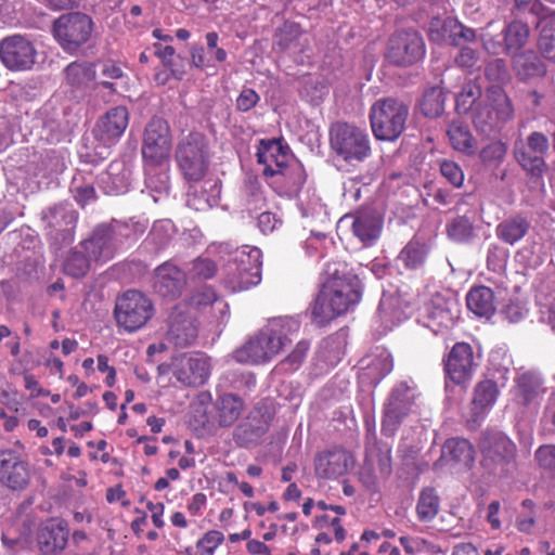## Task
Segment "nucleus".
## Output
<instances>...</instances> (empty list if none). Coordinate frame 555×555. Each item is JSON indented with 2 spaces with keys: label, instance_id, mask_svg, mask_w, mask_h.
<instances>
[{
  "label": "nucleus",
  "instance_id": "f257e3e1",
  "mask_svg": "<svg viewBox=\"0 0 555 555\" xmlns=\"http://www.w3.org/2000/svg\"><path fill=\"white\" fill-rule=\"evenodd\" d=\"M327 275L311 309L312 320L323 326L354 307L362 296V283L344 263H328Z\"/></svg>",
  "mask_w": 555,
  "mask_h": 555
},
{
  "label": "nucleus",
  "instance_id": "f03ea898",
  "mask_svg": "<svg viewBox=\"0 0 555 555\" xmlns=\"http://www.w3.org/2000/svg\"><path fill=\"white\" fill-rule=\"evenodd\" d=\"M299 328L300 322L296 318H273L234 352V358L241 363L269 362L292 341Z\"/></svg>",
  "mask_w": 555,
  "mask_h": 555
},
{
  "label": "nucleus",
  "instance_id": "7ed1b4c3",
  "mask_svg": "<svg viewBox=\"0 0 555 555\" xmlns=\"http://www.w3.org/2000/svg\"><path fill=\"white\" fill-rule=\"evenodd\" d=\"M420 396L418 387L412 378L392 387L384 403L380 427L384 436L393 437L405 420L416 412Z\"/></svg>",
  "mask_w": 555,
  "mask_h": 555
},
{
  "label": "nucleus",
  "instance_id": "20e7f679",
  "mask_svg": "<svg viewBox=\"0 0 555 555\" xmlns=\"http://www.w3.org/2000/svg\"><path fill=\"white\" fill-rule=\"evenodd\" d=\"M487 104L478 103L472 113L475 129L487 137L498 134L502 127L513 119L514 107L503 88L489 86L486 91Z\"/></svg>",
  "mask_w": 555,
  "mask_h": 555
},
{
  "label": "nucleus",
  "instance_id": "39448f33",
  "mask_svg": "<svg viewBox=\"0 0 555 555\" xmlns=\"http://www.w3.org/2000/svg\"><path fill=\"white\" fill-rule=\"evenodd\" d=\"M409 106L396 98L377 100L370 109V124L376 140L396 141L404 131Z\"/></svg>",
  "mask_w": 555,
  "mask_h": 555
},
{
  "label": "nucleus",
  "instance_id": "423d86ee",
  "mask_svg": "<svg viewBox=\"0 0 555 555\" xmlns=\"http://www.w3.org/2000/svg\"><path fill=\"white\" fill-rule=\"evenodd\" d=\"M330 145L347 163H361L371 155V141L366 130L347 121H336L330 127Z\"/></svg>",
  "mask_w": 555,
  "mask_h": 555
},
{
  "label": "nucleus",
  "instance_id": "0eeeda50",
  "mask_svg": "<svg viewBox=\"0 0 555 555\" xmlns=\"http://www.w3.org/2000/svg\"><path fill=\"white\" fill-rule=\"evenodd\" d=\"M261 250L242 246L231 253L227 271L228 284L233 292H241L261 281Z\"/></svg>",
  "mask_w": 555,
  "mask_h": 555
},
{
  "label": "nucleus",
  "instance_id": "6e6552de",
  "mask_svg": "<svg viewBox=\"0 0 555 555\" xmlns=\"http://www.w3.org/2000/svg\"><path fill=\"white\" fill-rule=\"evenodd\" d=\"M128 236V225L118 221L101 223L91 232L90 236L80 243V248L89 255L94 262L111 260L116 250Z\"/></svg>",
  "mask_w": 555,
  "mask_h": 555
},
{
  "label": "nucleus",
  "instance_id": "1a4fd4ad",
  "mask_svg": "<svg viewBox=\"0 0 555 555\" xmlns=\"http://www.w3.org/2000/svg\"><path fill=\"white\" fill-rule=\"evenodd\" d=\"M176 158L186 180L194 182L202 180L209 164L208 145L205 137L199 132L189 133L179 142Z\"/></svg>",
  "mask_w": 555,
  "mask_h": 555
},
{
  "label": "nucleus",
  "instance_id": "9d476101",
  "mask_svg": "<svg viewBox=\"0 0 555 555\" xmlns=\"http://www.w3.org/2000/svg\"><path fill=\"white\" fill-rule=\"evenodd\" d=\"M92 18L81 12H70L59 16L52 25L54 39L66 52H76L89 41L93 31Z\"/></svg>",
  "mask_w": 555,
  "mask_h": 555
},
{
  "label": "nucleus",
  "instance_id": "9b49d317",
  "mask_svg": "<svg viewBox=\"0 0 555 555\" xmlns=\"http://www.w3.org/2000/svg\"><path fill=\"white\" fill-rule=\"evenodd\" d=\"M480 359V354L474 351L470 344H454L442 359L446 384L466 386L477 371Z\"/></svg>",
  "mask_w": 555,
  "mask_h": 555
},
{
  "label": "nucleus",
  "instance_id": "f8f14e48",
  "mask_svg": "<svg viewBox=\"0 0 555 555\" xmlns=\"http://www.w3.org/2000/svg\"><path fill=\"white\" fill-rule=\"evenodd\" d=\"M114 312L119 326L128 332H134L153 317L154 306L143 293L130 289L117 298Z\"/></svg>",
  "mask_w": 555,
  "mask_h": 555
},
{
  "label": "nucleus",
  "instance_id": "ddd939ff",
  "mask_svg": "<svg viewBox=\"0 0 555 555\" xmlns=\"http://www.w3.org/2000/svg\"><path fill=\"white\" fill-rule=\"evenodd\" d=\"M425 55V42L415 29L396 31L388 40L385 53L389 63L406 67L421 61Z\"/></svg>",
  "mask_w": 555,
  "mask_h": 555
},
{
  "label": "nucleus",
  "instance_id": "4468645a",
  "mask_svg": "<svg viewBox=\"0 0 555 555\" xmlns=\"http://www.w3.org/2000/svg\"><path fill=\"white\" fill-rule=\"evenodd\" d=\"M171 135L166 120L154 117L147 124L142 145V155L151 164H164L169 159Z\"/></svg>",
  "mask_w": 555,
  "mask_h": 555
},
{
  "label": "nucleus",
  "instance_id": "2eb2a0df",
  "mask_svg": "<svg viewBox=\"0 0 555 555\" xmlns=\"http://www.w3.org/2000/svg\"><path fill=\"white\" fill-rule=\"evenodd\" d=\"M37 52L33 42L22 35L5 37L0 41V59L11 70H27L36 62Z\"/></svg>",
  "mask_w": 555,
  "mask_h": 555
},
{
  "label": "nucleus",
  "instance_id": "dca6fc26",
  "mask_svg": "<svg viewBox=\"0 0 555 555\" xmlns=\"http://www.w3.org/2000/svg\"><path fill=\"white\" fill-rule=\"evenodd\" d=\"M167 338L176 347L191 346L197 337V325L188 304L179 302L168 317Z\"/></svg>",
  "mask_w": 555,
  "mask_h": 555
},
{
  "label": "nucleus",
  "instance_id": "f3484780",
  "mask_svg": "<svg viewBox=\"0 0 555 555\" xmlns=\"http://www.w3.org/2000/svg\"><path fill=\"white\" fill-rule=\"evenodd\" d=\"M68 535L67 521L56 517L49 518L42 521L37 529L38 548L43 555H59L65 550Z\"/></svg>",
  "mask_w": 555,
  "mask_h": 555
},
{
  "label": "nucleus",
  "instance_id": "a211bd4d",
  "mask_svg": "<svg viewBox=\"0 0 555 555\" xmlns=\"http://www.w3.org/2000/svg\"><path fill=\"white\" fill-rule=\"evenodd\" d=\"M173 375L184 386H202L210 375L209 358L203 353L182 354L176 360Z\"/></svg>",
  "mask_w": 555,
  "mask_h": 555
},
{
  "label": "nucleus",
  "instance_id": "6ab92c4d",
  "mask_svg": "<svg viewBox=\"0 0 555 555\" xmlns=\"http://www.w3.org/2000/svg\"><path fill=\"white\" fill-rule=\"evenodd\" d=\"M129 124V112L125 106L108 109L95 124L93 135L105 150L114 145Z\"/></svg>",
  "mask_w": 555,
  "mask_h": 555
},
{
  "label": "nucleus",
  "instance_id": "aec40b11",
  "mask_svg": "<svg viewBox=\"0 0 555 555\" xmlns=\"http://www.w3.org/2000/svg\"><path fill=\"white\" fill-rule=\"evenodd\" d=\"M256 156L258 163L263 166L262 173L267 178L279 176V172L295 158L289 147L278 139L260 140Z\"/></svg>",
  "mask_w": 555,
  "mask_h": 555
},
{
  "label": "nucleus",
  "instance_id": "412c9836",
  "mask_svg": "<svg viewBox=\"0 0 555 555\" xmlns=\"http://www.w3.org/2000/svg\"><path fill=\"white\" fill-rule=\"evenodd\" d=\"M30 480L28 463L12 450L0 452V482L11 490H24Z\"/></svg>",
  "mask_w": 555,
  "mask_h": 555
},
{
  "label": "nucleus",
  "instance_id": "4be33fe9",
  "mask_svg": "<svg viewBox=\"0 0 555 555\" xmlns=\"http://www.w3.org/2000/svg\"><path fill=\"white\" fill-rule=\"evenodd\" d=\"M270 421L271 415L267 410L260 408L251 410L245 421L234 429L233 438L237 446L249 448L256 444L268 431Z\"/></svg>",
  "mask_w": 555,
  "mask_h": 555
},
{
  "label": "nucleus",
  "instance_id": "5701e85b",
  "mask_svg": "<svg viewBox=\"0 0 555 555\" xmlns=\"http://www.w3.org/2000/svg\"><path fill=\"white\" fill-rule=\"evenodd\" d=\"M42 220L50 229L51 238L70 241L72 230L77 222V212L67 204H59L43 211Z\"/></svg>",
  "mask_w": 555,
  "mask_h": 555
},
{
  "label": "nucleus",
  "instance_id": "b1692460",
  "mask_svg": "<svg viewBox=\"0 0 555 555\" xmlns=\"http://www.w3.org/2000/svg\"><path fill=\"white\" fill-rule=\"evenodd\" d=\"M341 221H350L353 235L364 245H372L379 237L383 229L382 217L372 210H358L344 216Z\"/></svg>",
  "mask_w": 555,
  "mask_h": 555
},
{
  "label": "nucleus",
  "instance_id": "393cba45",
  "mask_svg": "<svg viewBox=\"0 0 555 555\" xmlns=\"http://www.w3.org/2000/svg\"><path fill=\"white\" fill-rule=\"evenodd\" d=\"M350 455L344 449L334 448L319 453L314 459V473L322 479H334L344 475L349 465Z\"/></svg>",
  "mask_w": 555,
  "mask_h": 555
},
{
  "label": "nucleus",
  "instance_id": "a878e982",
  "mask_svg": "<svg viewBox=\"0 0 555 555\" xmlns=\"http://www.w3.org/2000/svg\"><path fill=\"white\" fill-rule=\"evenodd\" d=\"M185 276L177 266L165 262L155 269L153 287L164 297H177L185 286Z\"/></svg>",
  "mask_w": 555,
  "mask_h": 555
},
{
  "label": "nucleus",
  "instance_id": "bb28decb",
  "mask_svg": "<svg viewBox=\"0 0 555 555\" xmlns=\"http://www.w3.org/2000/svg\"><path fill=\"white\" fill-rule=\"evenodd\" d=\"M95 66L90 62H72L64 68V79L72 92L87 93L94 85Z\"/></svg>",
  "mask_w": 555,
  "mask_h": 555
},
{
  "label": "nucleus",
  "instance_id": "cd10ccee",
  "mask_svg": "<svg viewBox=\"0 0 555 555\" xmlns=\"http://www.w3.org/2000/svg\"><path fill=\"white\" fill-rule=\"evenodd\" d=\"M515 383V398L522 405L535 402L545 392L543 377L534 370L519 372Z\"/></svg>",
  "mask_w": 555,
  "mask_h": 555
},
{
  "label": "nucleus",
  "instance_id": "c85d7f7f",
  "mask_svg": "<svg viewBox=\"0 0 555 555\" xmlns=\"http://www.w3.org/2000/svg\"><path fill=\"white\" fill-rule=\"evenodd\" d=\"M479 448L485 457L494 462L508 461L515 454V444L500 431L483 434L479 441Z\"/></svg>",
  "mask_w": 555,
  "mask_h": 555
},
{
  "label": "nucleus",
  "instance_id": "c756f323",
  "mask_svg": "<svg viewBox=\"0 0 555 555\" xmlns=\"http://www.w3.org/2000/svg\"><path fill=\"white\" fill-rule=\"evenodd\" d=\"M512 67L520 81L543 77L546 66L533 50H526L512 56Z\"/></svg>",
  "mask_w": 555,
  "mask_h": 555
},
{
  "label": "nucleus",
  "instance_id": "7c9ffc66",
  "mask_svg": "<svg viewBox=\"0 0 555 555\" xmlns=\"http://www.w3.org/2000/svg\"><path fill=\"white\" fill-rule=\"evenodd\" d=\"M535 299L541 322L550 325L555 332V271L540 281Z\"/></svg>",
  "mask_w": 555,
  "mask_h": 555
},
{
  "label": "nucleus",
  "instance_id": "2f4dec72",
  "mask_svg": "<svg viewBox=\"0 0 555 555\" xmlns=\"http://www.w3.org/2000/svg\"><path fill=\"white\" fill-rule=\"evenodd\" d=\"M531 222L524 214L512 215L495 227V236L501 242L515 245L520 242L529 232Z\"/></svg>",
  "mask_w": 555,
  "mask_h": 555
},
{
  "label": "nucleus",
  "instance_id": "473e14b6",
  "mask_svg": "<svg viewBox=\"0 0 555 555\" xmlns=\"http://www.w3.org/2000/svg\"><path fill=\"white\" fill-rule=\"evenodd\" d=\"M182 304L189 305V311H201L207 307H211L217 319L223 320L229 312L228 305L217 297L216 292L208 286H204L195 291L188 301Z\"/></svg>",
  "mask_w": 555,
  "mask_h": 555
},
{
  "label": "nucleus",
  "instance_id": "72a5a7b5",
  "mask_svg": "<svg viewBox=\"0 0 555 555\" xmlns=\"http://www.w3.org/2000/svg\"><path fill=\"white\" fill-rule=\"evenodd\" d=\"M131 171L124 162H113L101 178V184L106 194L125 193L130 185Z\"/></svg>",
  "mask_w": 555,
  "mask_h": 555
},
{
  "label": "nucleus",
  "instance_id": "f704fd0d",
  "mask_svg": "<svg viewBox=\"0 0 555 555\" xmlns=\"http://www.w3.org/2000/svg\"><path fill=\"white\" fill-rule=\"evenodd\" d=\"M467 308L477 317L490 319L496 310L493 291L487 286L472 288L466 296Z\"/></svg>",
  "mask_w": 555,
  "mask_h": 555
},
{
  "label": "nucleus",
  "instance_id": "c9c22d12",
  "mask_svg": "<svg viewBox=\"0 0 555 555\" xmlns=\"http://www.w3.org/2000/svg\"><path fill=\"white\" fill-rule=\"evenodd\" d=\"M362 363H365V365L362 367L360 377L363 380H370L373 385H377L393 367L392 359L386 350H382L376 356L363 359Z\"/></svg>",
  "mask_w": 555,
  "mask_h": 555
},
{
  "label": "nucleus",
  "instance_id": "e433bc0d",
  "mask_svg": "<svg viewBox=\"0 0 555 555\" xmlns=\"http://www.w3.org/2000/svg\"><path fill=\"white\" fill-rule=\"evenodd\" d=\"M447 134L454 150L468 156L476 154L477 141L463 121L453 120L448 127Z\"/></svg>",
  "mask_w": 555,
  "mask_h": 555
},
{
  "label": "nucleus",
  "instance_id": "4c0bfd02",
  "mask_svg": "<svg viewBox=\"0 0 555 555\" xmlns=\"http://www.w3.org/2000/svg\"><path fill=\"white\" fill-rule=\"evenodd\" d=\"M218 423L222 427L232 426L244 411L243 400L235 395L225 393L218 398L217 403Z\"/></svg>",
  "mask_w": 555,
  "mask_h": 555
},
{
  "label": "nucleus",
  "instance_id": "58836bf2",
  "mask_svg": "<svg viewBox=\"0 0 555 555\" xmlns=\"http://www.w3.org/2000/svg\"><path fill=\"white\" fill-rule=\"evenodd\" d=\"M274 182L283 185L291 193H298L307 181V173L301 163L294 158L275 176Z\"/></svg>",
  "mask_w": 555,
  "mask_h": 555
},
{
  "label": "nucleus",
  "instance_id": "ea45409f",
  "mask_svg": "<svg viewBox=\"0 0 555 555\" xmlns=\"http://www.w3.org/2000/svg\"><path fill=\"white\" fill-rule=\"evenodd\" d=\"M474 448L470 442L463 438H451L442 447V456L447 461L461 463L470 466L474 462Z\"/></svg>",
  "mask_w": 555,
  "mask_h": 555
},
{
  "label": "nucleus",
  "instance_id": "a19ab883",
  "mask_svg": "<svg viewBox=\"0 0 555 555\" xmlns=\"http://www.w3.org/2000/svg\"><path fill=\"white\" fill-rule=\"evenodd\" d=\"M514 156L519 166L531 177H541L547 169L545 158L529 152V149L524 143H515Z\"/></svg>",
  "mask_w": 555,
  "mask_h": 555
},
{
  "label": "nucleus",
  "instance_id": "79ce46f5",
  "mask_svg": "<svg viewBox=\"0 0 555 555\" xmlns=\"http://www.w3.org/2000/svg\"><path fill=\"white\" fill-rule=\"evenodd\" d=\"M540 37L538 48L542 55L555 61V13L543 16L538 24Z\"/></svg>",
  "mask_w": 555,
  "mask_h": 555
},
{
  "label": "nucleus",
  "instance_id": "37998d69",
  "mask_svg": "<svg viewBox=\"0 0 555 555\" xmlns=\"http://www.w3.org/2000/svg\"><path fill=\"white\" fill-rule=\"evenodd\" d=\"M530 29L526 23L513 21L501 33L505 39V54L520 50L528 42Z\"/></svg>",
  "mask_w": 555,
  "mask_h": 555
},
{
  "label": "nucleus",
  "instance_id": "c03bdc74",
  "mask_svg": "<svg viewBox=\"0 0 555 555\" xmlns=\"http://www.w3.org/2000/svg\"><path fill=\"white\" fill-rule=\"evenodd\" d=\"M498 395L499 389L493 380L486 379L476 385L473 399V411L476 417L481 416L485 410L494 404Z\"/></svg>",
  "mask_w": 555,
  "mask_h": 555
},
{
  "label": "nucleus",
  "instance_id": "a18cd8bd",
  "mask_svg": "<svg viewBox=\"0 0 555 555\" xmlns=\"http://www.w3.org/2000/svg\"><path fill=\"white\" fill-rule=\"evenodd\" d=\"M456 27V20L451 16H440L439 13L431 12L427 26V36L431 42L443 43L451 39L453 28Z\"/></svg>",
  "mask_w": 555,
  "mask_h": 555
},
{
  "label": "nucleus",
  "instance_id": "49530a36",
  "mask_svg": "<svg viewBox=\"0 0 555 555\" xmlns=\"http://www.w3.org/2000/svg\"><path fill=\"white\" fill-rule=\"evenodd\" d=\"M440 511V498L434 488H424L416 503V515L420 521H431Z\"/></svg>",
  "mask_w": 555,
  "mask_h": 555
},
{
  "label": "nucleus",
  "instance_id": "de8ad7c7",
  "mask_svg": "<svg viewBox=\"0 0 555 555\" xmlns=\"http://www.w3.org/2000/svg\"><path fill=\"white\" fill-rule=\"evenodd\" d=\"M428 247L418 240H411L400 251L398 260L409 270H416L425 263Z\"/></svg>",
  "mask_w": 555,
  "mask_h": 555
},
{
  "label": "nucleus",
  "instance_id": "09e8293b",
  "mask_svg": "<svg viewBox=\"0 0 555 555\" xmlns=\"http://www.w3.org/2000/svg\"><path fill=\"white\" fill-rule=\"evenodd\" d=\"M145 184L158 194L168 193L169 191V173L164 164H151L146 162L145 167Z\"/></svg>",
  "mask_w": 555,
  "mask_h": 555
},
{
  "label": "nucleus",
  "instance_id": "8fccbe9b",
  "mask_svg": "<svg viewBox=\"0 0 555 555\" xmlns=\"http://www.w3.org/2000/svg\"><path fill=\"white\" fill-rule=\"evenodd\" d=\"M481 88L475 81L469 80L463 85L455 99V108L460 114H466L474 111L477 101L481 98Z\"/></svg>",
  "mask_w": 555,
  "mask_h": 555
},
{
  "label": "nucleus",
  "instance_id": "3c124183",
  "mask_svg": "<svg viewBox=\"0 0 555 555\" xmlns=\"http://www.w3.org/2000/svg\"><path fill=\"white\" fill-rule=\"evenodd\" d=\"M444 101L441 88L433 87L426 90L421 103L422 113L430 118L440 116L444 111Z\"/></svg>",
  "mask_w": 555,
  "mask_h": 555
},
{
  "label": "nucleus",
  "instance_id": "603ef678",
  "mask_svg": "<svg viewBox=\"0 0 555 555\" xmlns=\"http://www.w3.org/2000/svg\"><path fill=\"white\" fill-rule=\"evenodd\" d=\"M91 262H94L93 259H89L83 249L73 250L65 259L64 272L76 279L82 278L88 273Z\"/></svg>",
  "mask_w": 555,
  "mask_h": 555
},
{
  "label": "nucleus",
  "instance_id": "864d4df0",
  "mask_svg": "<svg viewBox=\"0 0 555 555\" xmlns=\"http://www.w3.org/2000/svg\"><path fill=\"white\" fill-rule=\"evenodd\" d=\"M447 232L453 241L466 242L474 233L473 221L466 216H457L447 224Z\"/></svg>",
  "mask_w": 555,
  "mask_h": 555
},
{
  "label": "nucleus",
  "instance_id": "5fc2aeb1",
  "mask_svg": "<svg viewBox=\"0 0 555 555\" xmlns=\"http://www.w3.org/2000/svg\"><path fill=\"white\" fill-rule=\"evenodd\" d=\"M485 76L491 86L501 87L511 79L506 62L503 59H493L486 64Z\"/></svg>",
  "mask_w": 555,
  "mask_h": 555
},
{
  "label": "nucleus",
  "instance_id": "6e6d98bb",
  "mask_svg": "<svg viewBox=\"0 0 555 555\" xmlns=\"http://www.w3.org/2000/svg\"><path fill=\"white\" fill-rule=\"evenodd\" d=\"M427 310L428 317L433 321L437 322L438 325L449 327L454 322L455 315L448 306V302H446L441 297L433 299Z\"/></svg>",
  "mask_w": 555,
  "mask_h": 555
},
{
  "label": "nucleus",
  "instance_id": "4d7b16f0",
  "mask_svg": "<svg viewBox=\"0 0 555 555\" xmlns=\"http://www.w3.org/2000/svg\"><path fill=\"white\" fill-rule=\"evenodd\" d=\"M507 153V145L501 140L491 141L479 152L481 162L489 166L500 165Z\"/></svg>",
  "mask_w": 555,
  "mask_h": 555
},
{
  "label": "nucleus",
  "instance_id": "13d9d810",
  "mask_svg": "<svg viewBox=\"0 0 555 555\" xmlns=\"http://www.w3.org/2000/svg\"><path fill=\"white\" fill-rule=\"evenodd\" d=\"M70 192L75 201L85 206L96 198L95 189L92 183L85 182L81 176H75L72 181Z\"/></svg>",
  "mask_w": 555,
  "mask_h": 555
},
{
  "label": "nucleus",
  "instance_id": "bf43d9fd",
  "mask_svg": "<svg viewBox=\"0 0 555 555\" xmlns=\"http://www.w3.org/2000/svg\"><path fill=\"white\" fill-rule=\"evenodd\" d=\"M188 269V275L193 280H207L215 276L217 272V264L208 259L198 257L194 259Z\"/></svg>",
  "mask_w": 555,
  "mask_h": 555
},
{
  "label": "nucleus",
  "instance_id": "052dcab7",
  "mask_svg": "<svg viewBox=\"0 0 555 555\" xmlns=\"http://www.w3.org/2000/svg\"><path fill=\"white\" fill-rule=\"evenodd\" d=\"M216 204V197L209 196L203 189L191 188L188 192L186 205L196 211L208 210Z\"/></svg>",
  "mask_w": 555,
  "mask_h": 555
},
{
  "label": "nucleus",
  "instance_id": "680f3d73",
  "mask_svg": "<svg viewBox=\"0 0 555 555\" xmlns=\"http://www.w3.org/2000/svg\"><path fill=\"white\" fill-rule=\"evenodd\" d=\"M309 347L310 345L307 340L298 341L293 351L282 361V365L287 366L292 371L297 370L304 362Z\"/></svg>",
  "mask_w": 555,
  "mask_h": 555
},
{
  "label": "nucleus",
  "instance_id": "e2e57ef3",
  "mask_svg": "<svg viewBox=\"0 0 555 555\" xmlns=\"http://www.w3.org/2000/svg\"><path fill=\"white\" fill-rule=\"evenodd\" d=\"M524 145L529 149V152L531 151L542 157H544L550 150L548 138L540 131H532L527 137Z\"/></svg>",
  "mask_w": 555,
  "mask_h": 555
},
{
  "label": "nucleus",
  "instance_id": "0e129e2a",
  "mask_svg": "<svg viewBox=\"0 0 555 555\" xmlns=\"http://www.w3.org/2000/svg\"><path fill=\"white\" fill-rule=\"evenodd\" d=\"M479 52L468 46H463L456 56L454 63L462 69L470 70L479 62Z\"/></svg>",
  "mask_w": 555,
  "mask_h": 555
},
{
  "label": "nucleus",
  "instance_id": "69168bd1",
  "mask_svg": "<svg viewBox=\"0 0 555 555\" xmlns=\"http://www.w3.org/2000/svg\"><path fill=\"white\" fill-rule=\"evenodd\" d=\"M440 172L453 186H462L464 181V172L455 162L443 160L440 164Z\"/></svg>",
  "mask_w": 555,
  "mask_h": 555
},
{
  "label": "nucleus",
  "instance_id": "338daca9",
  "mask_svg": "<svg viewBox=\"0 0 555 555\" xmlns=\"http://www.w3.org/2000/svg\"><path fill=\"white\" fill-rule=\"evenodd\" d=\"M224 535L218 530H210L196 543L197 548L204 554H214L215 550L223 542Z\"/></svg>",
  "mask_w": 555,
  "mask_h": 555
},
{
  "label": "nucleus",
  "instance_id": "774afa93",
  "mask_svg": "<svg viewBox=\"0 0 555 555\" xmlns=\"http://www.w3.org/2000/svg\"><path fill=\"white\" fill-rule=\"evenodd\" d=\"M535 460L542 468L555 472V444L541 446L535 451Z\"/></svg>",
  "mask_w": 555,
  "mask_h": 555
}]
</instances>
